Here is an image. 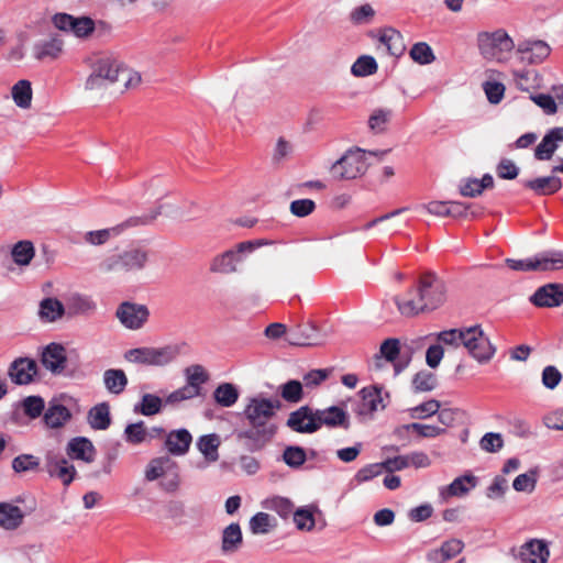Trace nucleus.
<instances>
[{"label":"nucleus","instance_id":"f257e3e1","mask_svg":"<svg viewBox=\"0 0 563 563\" xmlns=\"http://www.w3.org/2000/svg\"><path fill=\"white\" fill-rule=\"evenodd\" d=\"M448 287L435 274L422 275L416 287L405 296H397L395 302L398 311L405 317H415L431 312L446 301Z\"/></svg>","mask_w":563,"mask_h":563},{"label":"nucleus","instance_id":"f03ea898","mask_svg":"<svg viewBox=\"0 0 563 563\" xmlns=\"http://www.w3.org/2000/svg\"><path fill=\"white\" fill-rule=\"evenodd\" d=\"M263 245L262 241H243L212 257L209 271L213 274L230 275L240 272L246 256Z\"/></svg>","mask_w":563,"mask_h":563},{"label":"nucleus","instance_id":"7ed1b4c3","mask_svg":"<svg viewBox=\"0 0 563 563\" xmlns=\"http://www.w3.org/2000/svg\"><path fill=\"white\" fill-rule=\"evenodd\" d=\"M388 151H369L368 154L382 158ZM367 152L353 147L347 150L344 155L331 166V174L336 179L351 180L364 175L368 168L366 162Z\"/></svg>","mask_w":563,"mask_h":563},{"label":"nucleus","instance_id":"20e7f679","mask_svg":"<svg viewBox=\"0 0 563 563\" xmlns=\"http://www.w3.org/2000/svg\"><path fill=\"white\" fill-rule=\"evenodd\" d=\"M186 343L168 344L161 347L143 346L128 350L125 361L147 366H165L180 355Z\"/></svg>","mask_w":563,"mask_h":563},{"label":"nucleus","instance_id":"39448f33","mask_svg":"<svg viewBox=\"0 0 563 563\" xmlns=\"http://www.w3.org/2000/svg\"><path fill=\"white\" fill-rule=\"evenodd\" d=\"M144 477L147 482L162 478L161 487L168 493L176 492L180 485L178 464L167 455L152 459L145 467Z\"/></svg>","mask_w":563,"mask_h":563},{"label":"nucleus","instance_id":"423d86ee","mask_svg":"<svg viewBox=\"0 0 563 563\" xmlns=\"http://www.w3.org/2000/svg\"><path fill=\"white\" fill-rule=\"evenodd\" d=\"M477 45L485 59L497 62H501L505 55L515 47L512 38L503 29L494 32H481L477 35Z\"/></svg>","mask_w":563,"mask_h":563},{"label":"nucleus","instance_id":"0eeeda50","mask_svg":"<svg viewBox=\"0 0 563 563\" xmlns=\"http://www.w3.org/2000/svg\"><path fill=\"white\" fill-rule=\"evenodd\" d=\"M462 346L479 363L490 361L496 351L479 325L464 328Z\"/></svg>","mask_w":563,"mask_h":563},{"label":"nucleus","instance_id":"6e6552de","mask_svg":"<svg viewBox=\"0 0 563 563\" xmlns=\"http://www.w3.org/2000/svg\"><path fill=\"white\" fill-rule=\"evenodd\" d=\"M280 408L282 402L278 399L256 396L249 399L243 413L252 427H268L267 422Z\"/></svg>","mask_w":563,"mask_h":563},{"label":"nucleus","instance_id":"1a4fd4ad","mask_svg":"<svg viewBox=\"0 0 563 563\" xmlns=\"http://www.w3.org/2000/svg\"><path fill=\"white\" fill-rule=\"evenodd\" d=\"M410 357H404L397 339L385 340L379 349V354L375 355L371 363L372 369H382L385 363H393L394 375H398L409 363Z\"/></svg>","mask_w":563,"mask_h":563},{"label":"nucleus","instance_id":"9d476101","mask_svg":"<svg viewBox=\"0 0 563 563\" xmlns=\"http://www.w3.org/2000/svg\"><path fill=\"white\" fill-rule=\"evenodd\" d=\"M115 317L125 329L134 331L142 329L147 322L150 310L145 305L123 301L118 306Z\"/></svg>","mask_w":563,"mask_h":563},{"label":"nucleus","instance_id":"9b49d317","mask_svg":"<svg viewBox=\"0 0 563 563\" xmlns=\"http://www.w3.org/2000/svg\"><path fill=\"white\" fill-rule=\"evenodd\" d=\"M276 428L273 424L268 427H252L246 430L235 432L238 443L246 451L256 452L262 450L274 437Z\"/></svg>","mask_w":563,"mask_h":563},{"label":"nucleus","instance_id":"f8f14e48","mask_svg":"<svg viewBox=\"0 0 563 563\" xmlns=\"http://www.w3.org/2000/svg\"><path fill=\"white\" fill-rule=\"evenodd\" d=\"M45 471L52 478H56L68 486L76 476L75 466L60 453L48 452L45 456Z\"/></svg>","mask_w":563,"mask_h":563},{"label":"nucleus","instance_id":"ddd939ff","mask_svg":"<svg viewBox=\"0 0 563 563\" xmlns=\"http://www.w3.org/2000/svg\"><path fill=\"white\" fill-rule=\"evenodd\" d=\"M52 22L56 29L71 32L77 37H86L95 30V22L88 16L75 18L67 13H56Z\"/></svg>","mask_w":563,"mask_h":563},{"label":"nucleus","instance_id":"4468645a","mask_svg":"<svg viewBox=\"0 0 563 563\" xmlns=\"http://www.w3.org/2000/svg\"><path fill=\"white\" fill-rule=\"evenodd\" d=\"M64 52V41L59 34H49L45 38L36 41L32 46V55L36 60H55Z\"/></svg>","mask_w":563,"mask_h":563},{"label":"nucleus","instance_id":"2eb2a0df","mask_svg":"<svg viewBox=\"0 0 563 563\" xmlns=\"http://www.w3.org/2000/svg\"><path fill=\"white\" fill-rule=\"evenodd\" d=\"M286 426L298 433H313L318 431L316 410L309 406H301L289 413Z\"/></svg>","mask_w":563,"mask_h":563},{"label":"nucleus","instance_id":"dca6fc26","mask_svg":"<svg viewBox=\"0 0 563 563\" xmlns=\"http://www.w3.org/2000/svg\"><path fill=\"white\" fill-rule=\"evenodd\" d=\"M550 53L551 47L541 40L523 41L517 47L520 59L528 64H540L549 57Z\"/></svg>","mask_w":563,"mask_h":563},{"label":"nucleus","instance_id":"f3484780","mask_svg":"<svg viewBox=\"0 0 563 563\" xmlns=\"http://www.w3.org/2000/svg\"><path fill=\"white\" fill-rule=\"evenodd\" d=\"M8 375L16 385L30 384L37 375V364L33 358L19 357L10 364Z\"/></svg>","mask_w":563,"mask_h":563},{"label":"nucleus","instance_id":"a211bd4d","mask_svg":"<svg viewBox=\"0 0 563 563\" xmlns=\"http://www.w3.org/2000/svg\"><path fill=\"white\" fill-rule=\"evenodd\" d=\"M287 341L296 346H316L323 343V338L318 333L313 324H300L292 329Z\"/></svg>","mask_w":563,"mask_h":563},{"label":"nucleus","instance_id":"6ab92c4d","mask_svg":"<svg viewBox=\"0 0 563 563\" xmlns=\"http://www.w3.org/2000/svg\"><path fill=\"white\" fill-rule=\"evenodd\" d=\"M530 300L537 307H559L563 303V285L547 284L541 286Z\"/></svg>","mask_w":563,"mask_h":563},{"label":"nucleus","instance_id":"aec40b11","mask_svg":"<svg viewBox=\"0 0 563 563\" xmlns=\"http://www.w3.org/2000/svg\"><path fill=\"white\" fill-rule=\"evenodd\" d=\"M464 542L461 539H449L437 548L430 550L426 558L430 563H446L448 561L457 556L464 550Z\"/></svg>","mask_w":563,"mask_h":563},{"label":"nucleus","instance_id":"412c9836","mask_svg":"<svg viewBox=\"0 0 563 563\" xmlns=\"http://www.w3.org/2000/svg\"><path fill=\"white\" fill-rule=\"evenodd\" d=\"M66 351L58 343L48 344L42 352L43 366L53 374H60L66 365Z\"/></svg>","mask_w":563,"mask_h":563},{"label":"nucleus","instance_id":"4be33fe9","mask_svg":"<svg viewBox=\"0 0 563 563\" xmlns=\"http://www.w3.org/2000/svg\"><path fill=\"white\" fill-rule=\"evenodd\" d=\"M316 419L318 430L322 426L329 428H349V415L345 410L338 406H331L325 409H316Z\"/></svg>","mask_w":563,"mask_h":563},{"label":"nucleus","instance_id":"5701e85b","mask_svg":"<svg viewBox=\"0 0 563 563\" xmlns=\"http://www.w3.org/2000/svg\"><path fill=\"white\" fill-rule=\"evenodd\" d=\"M220 444L221 440L217 433L205 434L197 440L196 446L205 459V462L197 465L198 468L203 470L209 464L216 463L219 460Z\"/></svg>","mask_w":563,"mask_h":563},{"label":"nucleus","instance_id":"b1692460","mask_svg":"<svg viewBox=\"0 0 563 563\" xmlns=\"http://www.w3.org/2000/svg\"><path fill=\"white\" fill-rule=\"evenodd\" d=\"M243 545V533L238 522L227 526L221 532V553L230 556L238 553Z\"/></svg>","mask_w":563,"mask_h":563},{"label":"nucleus","instance_id":"393cba45","mask_svg":"<svg viewBox=\"0 0 563 563\" xmlns=\"http://www.w3.org/2000/svg\"><path fill=\"white\" fill-rule=\"evenodd\" d=\"M561 142H563V126L551 129L536 147V158L539 161L550 159Z\"/></svg>","mask_w":563,"mask_h":563},{"label":"nucleus","instance_id":"a878e982","mask_svg":"<svg viewBox=\"0 0 563 563\" xmlns=\"http://www.w3.org/2000/svg\"><path fill=\"white\" fill-rule=\"evenodd\" d=\"M361 404L357 410L358 415H369L378 409L385 408L384 397L382 395V387L371 386L364 387L361 391Z\"/></svg>","mask_w":563,"mask_h":563},{"label":"nucleus","instance_id":"bb28decb","mask_svg":"<svg viewBox=\"0 0 563 563\" xmlns=\"http://www.w3.org/2000/svg\"><path fill=\"white\" fill-rule=\"evenodd\" d=\"M192 437L187 429H177L166 435L165 448L175 456L185 455L190 448Z\"/></svg>","mask_w":563,"mask_h":563},{"label":"nucleus","instance_id":"cd10ccee","mask_svg":"<svg viewBox=\"0 0 563 563\" xmlns=\"http://www.w3.org/2000/svg\"><path fill=\"white\" fill-rule=\"evenodd\" d=\"M124 273L139 272L145 268L148 262V251L144 247H129L120 251Z\"/></svg>","mask_w":563,"mask_h":563},{"label":"nucleus","instance_id":"c85d7f7f","mask_svg":"<svg viewBox=\"0 0 563 563\" xmlns=\"http://www.w3.org/2000/svg\"><path fill=\"white\" fill-rule=\"evenodd\" d=\"M67 454L75 460L91 463L95 460L96 449L90 440L84 437L71 439L67 444Z\"/></svg>","mask_w":563,"mask_h":563},{"label":"nucleus","instance_id":"c756f323","mask_svg":"<svg viewBox=\"0 0 563 563\" xmlns=\"http://www.w3.org/2000/svg\"><path fill=\"white\" fill-rule=\"evenodd\" d=\"M24 519L22 509L10 503H0V528L4 530L18 529Z\"/></svg>","mask_w":563,"mask_h":563},{"label":"nucleus","instance_id":"7c9ffc66","mask_svg":"<svg viewBox=\"0 0 563 563\" xmlns=\"http://www.w3.org/2000/svg\"><path fill=\"white\" fill-rule=\"evenodd\" d=\"M536 272L563 269V252L544 251L534 255Z\"/></svg>","mask_w":563,"mask_h":563},{"label":"nucleus","instance_id":"2f4dec72","mask_svg":"<svg viewBox=\"0 0 563 563\" xmlns=\"http://www.w3.org/2000/svg\"><path fill=\"white\" fill-rule=\"evenodd\" d=\"M522 560L530 563H545L550 552L547 544L541 540H531L521 548Z\"/></svg>","mask_w":563,"mask_h":563},{"label":"nucleus","instance_id":"473e14b6","mask_svg":"<svg viewBox=\"0 0 563 563\" xmlns=\"http://www.w3.org/2000/svg\"><path fill=\"white\" fill-rule=\"evenodd\" d=\"M523 186L533 190L537 195L544 196L559 191L562 187V181L556 176H547L525 180Z\"/></svg>","mask_w":563,"mask_h":563},{"label":"nucleus","instance_id":"72a5a7b5","mask_svg":"<svg viewBox=\"0 0 563 563\" xmlns=\"http://www.w3.org/2000/svg\"><path fill=\"white\" fill-rule=\"evenodd\" d=\"M476 486V477L473 475H463L456 477L450 485L440 489L443 498L453 496H463Z\"/></svg>","mask_w":563,"mask_h":563},{"label":"nucleus","instance_id":"f704fd0d","mask_svg":"<svg viewBox=\"0 0 563 563\" xmlns=\"http://www.w3.org/2000/svg\"><path fill=\"white\" fill-rule=\"evenodd\" d=\"M70 418L71 413L67 407L53 402L49 404L43 417L45 424L52 429L63 427Z\"/></svg>","mask_w":563,"mask_h":563},{"label":"nucleus","instance_id":"c9c22d12","mask_svg":"<svg viewBox=\"0 0 563 563\" xmlns=\"http://www.w3.org/2000/svg\"><path fill=\"white\" fill-rule=\"evenodd\" d=\"M103 384L110 394L120 395L128 385V377L123 369L109 368L103 373Z\"/></svg>","mask_w":563,"mask_h":563},{"label":"nucleus","instance_id":"e433bc0d","mask_svg":"<svg viewBox=\"0 0 563 563\" xmlns=\"http://www.w3.org/2000/svg\"><path fill=\"white\" fill-rule=\"evenodd\" d=\"M64 305L57 298H45L40 302L38 317L44 322H54L63 317Z\"/></svg>","mask_w":563,"mask_h":563},{"label":"nucleus","instance_id":"4c0bfd02","mask_svg":"<svg viewBox=\"0 0 563 563\" xmlns=\"http://www.w3.org/2000/svg\"><path fill=\"white\" fill-rule=\"evenodd\" d=\"M11 97L16 107L29 109L33 97L31 81L27 79L16 81L11 88Z\"/></svg>","mask_w":563,"mask_h":563},{"label":"nucleus","instance_id":"58836bf2","mask_svg":"<svg viewBox=\"0 0 563 563\" xmlns=\"http://www.w3.org/2000/svg\"><path fill=\"white\" fill-rule=\"evenodd\" d=\"M88 422L95 430H106L111 423L110 407L107 402L98 404L88 412Z\"/></svg>","mask_w":563,"mask_h":563},{"label":"nucleus","instance_id":"ea45409f","mask_svg":"<svg viewBox=\"0 0 563 563\" xmlns=\"http://www.w3.org/2000/svg\"><path fill=\"white\" fill-rule=\"evenodd\" d=\"M122 66L123 65L115 59L101 58L95 64L93 68L101 70L100 75H102V79L110 85L120 81Z\"/></svg>","mask_w":563,"mask_h":563},{"label":"nucleus","instance_id":"a19ab883","mask_svg":"<svg viewBox=\"0 0 563 563\" xmlns=\"http://www.w3.org/2000/svg\"><path fill=\"white\" fill-rule=\"evenodd\" d=\"M379 42L386 46L388 53L393 56H400L405 52L402 35L395 29H386L379 36Z\"/></svg>","mask_w":563,"mask_h":563},{"label":"nucleus","instance_id":"79ce46f5","mask_svg":"<svg viewBox=\"0 0 563 563\" xmlns=\"http://www.w3.org/2000/svg\"><path fill=\"white\" fill-rule=\"evenodd\" d=\"M35 256V249L31 241L22 240L11 249V257L18 266H27Z\"/></svg>","mask_w":563,"mask_h":563},{"label":"nucleus","instance_id":"37998d69","mask_svg":"<svg viewBox=\"0 0 563 563\" xmlns=\"http://www.w3.org/2000/svg\"><path fill=\"white\" fill-rule=\"evenodd\" d=\"M161 214V208L151 210L142 216H133L114 227V234H120L122 231L136 227H144L153 223Z\"/></svg>","mask_w":563,"mask_h":563},{"label":"nucleus","instance_id":"c03bdc74","mask_svg":"<svg viewBox=\"0 0 563 563\" xmlns=\"http://www.w3.org/2000/svg\"><path fill=\"white\" fill-rule=\"evenodd\" d=\"M494 185L492 175L485 174L482 179H467L461 185L460 191L465 197H476L483 192L484 189L490 188Z\"/></svg>","mask_w":563,"mask_h":563},{"label":"nucleus","instance_id":"a18cd8bd","mask_svg":"<svg viewBox=\"0 0 563 563\" xmlns=\"http://www.w3.org/2000/svg\"><path fill=\"white\" fill-rule=\"evenodd\" d=\"M213 398L220 406L231 407L239 399V390L231 383H222L214 389Z\"/></svg>","mask_w":563,"mask_h":563},{"label":"nucleus","instance_id":"49530a36","mask_svg":"<svg viewBox=\"0 0 563 563\" xmlns=\"http://www.w3.org/2000/svg\"><path fill=\"white\" fill-rule=\"evenodd\" d=\"M126 442L131 444H141L148 442L155 438V435L147 431L143 421L128 424L124 430Z\"/></svg>","mask_w":563,"mask_h":563},{"label":"nucleus","instance_id":"de8ad7c7","mask_svg":"<svg viewBox=\"0 0 563 563\" xmlns=\"http://www.w3.org/2000/svg\"><path fill=\"white\" fill-rule=\"evenodd\" d=\"M68 309L74 314H91L97 309L96 302L88 296L75 294L70 297Z\"/></svg>","mask_w":563,"mask_h":563},{"label":"nucleus","instance_id":"09e8293b","mask_svg":"<svg viewBox=\"0 0 563 563\" xmlns=\"http://www.w3.org/2000/svg\"><path fill=\"white\" fill-rule=\"evenodd\" d=\"M274 517L266 512H257L250 519V530L253 534H266L276 527Z\"/></svg>","mask_w":563,"mask_h":563},{"label":"nucleus","instance_id":"8fccbe9b","mask_svg":"<svg viewBox=\"0 0 563 563\" xmlns=\"http://www.w3.org/2000/svg\"><path fill=\"white\" fill-rule=\"evenodd\" d=\"M163 400L154 394H144L141 401L135 405L134 411L143 416H154L162 410Z\"/></svg>","mask_w":563,"mask_h":563},{"label":"nucleus","instance_id":"3c124183","mask_svg":"<svg viewBox=\"0 0 563 563\" xmlns=\"http://www.w3.org/2000/svg\"><path fill=\"white\" fill-rule=\"evenodd\" d=\"M393 117V111L386 108L375 109L368 118V128L373 133L379 134L386 131Z\"/></svg>","mask_w":563,"mask_h":563},{"label":"nucleus","instance_id":"603ef678","mask_svg":"<svg viewBox=\"0 0 563 563\" xmlns=\"http://www.w3.org/2000/svg\"><path fill=\"white\" fill-rule=\"evenodd\" d=\"M316 507L306 506L298 508L292 514L294 522L299 530L310 531L313 529L316 525V520L313 517Z\"/></svg>","mask_w":563,"mask_h":563},{"label":"nucleus","instance_id":"864d4df0","mask_svg":"<svg viewBox=\"0 0 563 563\" xmlns=\"http://www.w3.org/2000/svg\"><path fill=\"white\" fill-rule=\"evenodd\" d=\"M279 393L284 400L297 404L303 398V385L299 380L291 379L280 385Z\"/></svg>","mask_w":563,"mask_h":563},{"label":"nucleus","instance_id":"5fc2aeb1","mask_svg":"<svg viewBox=\"0 0 563 563\" xmlns=\"http://www.w3.org/2000/svg\"><path fill=\"white\" fill-rule=\"evenodd\" d=\"M351 71L356 77H366L377 71V63L374 57L364 55L354 62Z\"/></svg>","mask_w":563,"mask_h":563},{"label":"nucleus","instance_id":"6e6d98bb","mask_svg":"<svg viewBox=\"0 0 563 563\" xmlns=\"http://www.w3.org/2000/svg\"><path fill=\"white\" fill-rule=\"evenodd\" d=\"M98 269L102 274H112L124 272V266L120 252L107 254L98 264Z\"/></svg>","mask_w":563,"mask_h":563},{"label":"nucleus","instance_id":"4d7b16f0","mask_svg":"<svg viewBox=\"0 0 563 563\" xmlns=\"http://www.w3.org/2000/svg\"><path fill=\"white\" fill-rule=\"evenodd\" d=\"M409 54L410 57L420 65L431 64L435 58L432 48L424 42L416 43Z\"/></svg>","mask_w":563,"mask_h":563},{"label":"nucleus","instance_id":"13d9d810","mask_svg":"<svg viewBox=\"0 0 563 563\" xmlns=\"http://www.w3.org/2000/svg\"><path fill=\"white\" fill-rule=\"evenodd\" d=\"M201 387L186 384L185 386L174 390L166 397V404H178L184 400L192 399L200 395Z\"/></svg>","mask_w":563,"mask_h":563},{"label":"nucleus","instance_id":"bf43d9fd","mask_svg":"<svg viewBox=\"0 0 563 563\" xmlns=\"http://www.w3.org/2000/svg\"><path fill=\"white\" fill-rule=\"evenodd\" d=\"M306 451L297 445L287 446L283 453V461L292 468L301 466L306 462Z\"/></svg>","mask_w":563,"mask_h":563},{"label":"nucleus","instance_id":"052dcab7","mask_svg":"<svg viewBox=\"0 0 563 563\" xmlns=\"http://www.w3.org/2000/svg\"><path fill=\"white\" fill-rule=\"evenodd\" d=\"M440 409V402L435 399L424 401L409 409V416L412 419H426L435 415Z\"/></svg>","mask_w":563,"mask_h":563},{"label":"nucleus","instance_id":"680f3d73","mask_svg":"<svg viewBox=\"0 0 563 563\" xmlns=\"http://www.w3.org/2000/svg\"><path fill=\"white\" fill-rule=\"evenodd\" d=\"M399 430H412L416 431L418 435L422 438H435L445 431L443 428H440L438 426L423 424L418 422L405 424L401 428H399Z\"/></svg>","mask_w":563,"mask_h":563},{"label":"nucleus","instance_id":"e2e57ef3","mask_svg":"<svg viewBox=\"0 0 563 563\" xmlns=\"http://www.w3.org/2000/svg\"><path fill=\"white\" fill-rule=\"evenodd\" d=\"M416 391H431L437 387V377L430 372H419L412 379Z\"/></svg>","mask_w":563,"mask_h":563},{"label":"nucleus","instance_id":"0e129e2a","mask_svg":"<svg viewBox=\"0 0 563 563\" xmlns=\"http://www.w3.org/2000/svg\"><path fill=\"white\" fill-rule=\"evenodd\" d=\"M536 484L537 473L529 472L518 475L512 483V487L516 492L532 493L536 488Z\"/></svg>","mask_w":563,"mask_h":563},{"label":"nucleus","instance_id":"69168bd1","mask_svg":"<svg viewBox=\"0 0 563 563\" xmlns=\"http://www.w3.org/2000/svg\"><path fill=\"white\" fill-rule=\"evenodd\" d=\"M22 407L27 417L35 419L42 415L45 405L42 397L29 396L23 400Z\"/></svg>","mask_w":563,"mask_h":563},{"label":"nucleus","instance_id":"338daca9","mask_svg":"<svg viewBox=\"0 0 563 563\" xmlns=\"http://www.w3.org/2000/svg\"><path fill=\"white\" fill-rule=\"evenodd\" d=\"M268 508L276 511L282 518L292 516L295 509L294 504L285 497H274L268 501Z\"/></svg>","mask_w":563,"mask_h":563},{"label":"nucleus","instance_id":"774afa93","mask_svg":"<svg viewBox=\"0 0 563 563\" xmlns=\"http://www.w3.org/2000/svg\"><path fill=\"white\" fill-rule=\"evenodd\" d=\"M464 328L462 329H450L438 333L437 339L439 342L450 345L452 347H459L462 345Z\"/></svg>","mask_w":563,"mask_h":563}]
</instances>
